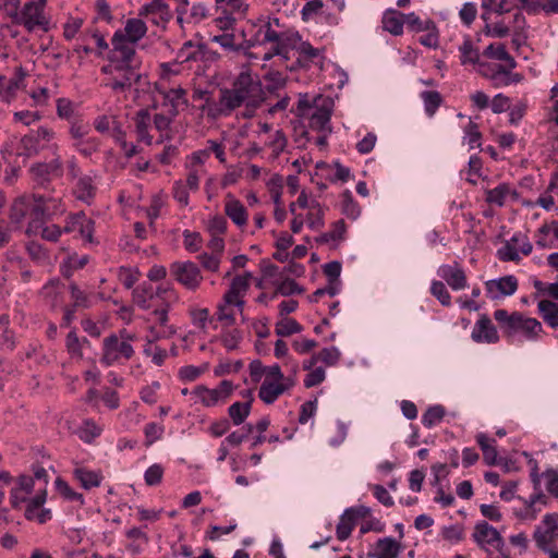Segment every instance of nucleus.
Wrapping results in <instances>:
<instances>
[{
	"label": "nucleus",
	"instance_id": "f257e3e1",
	"mask_svg": "<svg viewBox=\"0 0 558 558\" xmlns=\"http://www.w3.org/2000/svg\"><path fill=\"white\" fill-rule=\"evenodd\" d=\"M264 100V90L258 75H253L247 66L234 78L230 88H221L217 104H209V118L213 120L229 117L231 113L245 106L251 117L255 108Z\"/></svg>",
	"mask_w": 558,
	"mask_h": 558
},
{
	"label": "nucleus",
	"instance_id": "f03ea898",
	"mask_svg": "<svg viewBox=\"0 0 558 558\" xmlns=\"http://www.w3.org/2000/svg\"><path fill=\"white\" fill-rule=\"evenodd\" d=\"M61 203L59 198L45 195H23L17 197L10 210V222L15 229H19L25 218H28L26 233L28 235L37 234L41 227V221L59 211Z\"/></svg>",
	"mask_w": 558,
	"mask_h": 558
},
{
	"label": "nucleus",
	"instance_id": "7ed1b4c3",
	"mask_svg": "<svg viewBox=\"0 0 558 558\" xmlns=\"http://www.w3.org/2000/svg\"><path fill=\"white\" fill-rule=\"evenodd\" d=\"M502 335L511 343L538 342L545 335L542 323L522 312H511L504 308L494 312Z\"/></svg>",
	"mask_w": 558,
	"mask_h": 558
},
{
	"label": "nucleus",
	"instance_id": "20e7f679",
	"mask_svg": "<svg viewBox=\"0 0 558 558\" xmlns=\"http://www.w3.org/2000/svg\"><path fill=\"white\" fill-rule=\"evenodd\" d=\"M333 106L335 102L330 96L317 95L311 98L304 94L300 95L298 112L300 117L308 119L312 129L331 132L330 118Z\"/></svg>",
	"mask_w": 558,
	"mask_h": 558
},
{
	"label": "nucleus",
	"instance_id": "39448f33",
	"mask_svg": "<svg viewBox=\"0 0 558 558\" xmlns=\"http://www.w3.org/2000/svg\"><path fill=\"white\" fill-rule=\"evenodd\" d=\"M135 336L122 329L118 333H111L102 340V353L100 363L105 366L122 364L134 355L132 342Z\"/></svg>",
	"mask_w": 558,
	"mask_h": 558
},
{
	"label": "nucleus",
	"instance_id": "423d86ee",
	"mask_svg": "<svg viewBox=\"0 0 558 558\" xmlns=\"http://www.w3.org/2000/svg\"><path fill=\"white\" fill-rule=\"evenodd\" d=\"M136 69V65L109 61L101 70L107 75L105 85L114 92L129 89L140 77Z\"/></svg>",
	"mask_w": 558,
	"mask_h": 558
},
{
	"label": "nucleus",
	"instance_id": "0eeeda50",
	"mask_svg": "<svg viewBox=\"0 0 558 558\" xmlns=\"http://www.w3.org/2000/svg\"><path fill=\"white\" fill-rule=\"evenodd\" d=\"M10 17L14 24L23 25L29 33L36 29L48 31L45 12L40 10V4H35V1L25 3L20 12L10 13Z\"/></svg>",
	"mask_w": 558,
	"mask_h": 558
},
{
	"label": "nucleus",
	"instance_id": "6e6552de",
	"mask_svg": "<svg viewBox=\"0 0 558 558\" xmlns=\"http://www.w3.org/2000/svg\"><path fill=\"white\" fill-rule=\"evenodd\" d=\"M170 275L189 291H196L203 282L199 267L191 260L173 262L170 265Z\"/></svg>",
	"mask_w": 558,
	"mask_h": 558
},
{
	"label": "nucleus",
	"instance_id": "1a4fd4ad",
	"mask_svg": "<svg viewBox=\"0 0 558 558\" xmlns=\"http://www.w3.org/2000/svg\"><path fill=\"white\" fill-rule=\"evenodd\" d=\"M54 137V132L47 128L40 126L20 141L19 155L32 157L45 149Z\"/></svg>",
	"mask_w": 558,
	"mask_h": 558
},
{
	"label": "nucleus",
	"instance_id": "9d476101",
	"mask_svg": "<svg viewBox=\"0 0 558 558\" xmlns=\"http://www.w3.org/2000/svg\"><path fill=\"white\" fill-rule=\"evenodd\" d=\"M299 365L295 361H291V376H287L284 381L278 380H264L259 387L258 397L266 404L274 403L279 396H281L284 391L292 388L295 384V374L298 373Z\"/></svg>",
	"mask_w": 558,
	"mask_h": 558
},
{
	"label": "nucleus",
	"instance_id": "9b49d317",
	"mask_svg": "<svg viewBox=\"0 0 558 558\" xmlns=\"http://www.w3.org/2000/svg\"><path fill=\"white\" fill-rule=\"evenodd\" d=\"M111 44L112 50L109 61L138 66L140 61L135 51L136 43L122 37V33H114Z\"/></svg>",
	"mask_w": 558,
	"mask_h": 558
},
{
	"label": "nucleus",
	"instance_id": "f8f14e48",
	"mask_svg": "<svg viewBox=\"0 0 558 558\" xmlns=\"http://www.w3.org/2000/svg\"><path fill=\"white\" fill-rule=\"evenodd\" d=\"M532 252V244L522 233H515L499 250L498 257L504 262H518L520 253L529 255Z\"/></svg>",
	"mask_w": 558,
	"mask_h": 558
},
{
	"label": "nucleus",
	"instance_id": "ddd939ff",
	"mask_svg": "<svg viewBox=\"0 0 558 558\" xmlns=\"http://www.w3.org/2000/svg\"><path fill=\"white\" fill-rule=\"evenodd\" d=\"M473 538L476 544L485 550H489V547L501 550L504 546V539L500 533L486 521H482L475 525Z\"/></svg>",
	"mask_w": 558,
	"mask_h": 558
},
{
	"label": "nucleus",
	"instance_id": "4468645a",
	"mask_svg": "<svg viewBox=\"0 0 558 558\" xmlns=\"http://www.w3.org/2000/svg\"><path fill=\"white\" fill-rule=\"evenodd\" d=\"M536 545L544 551H549L550 544L558 538V518L547 514L535 533Z\"/></svg>",
	"mask_w": 558,
	"mask_h": 558
},
{
	"label": "nucleus",
	"instance_id": "2eb2a0df",
	"mask_svg": "<svg viewBox=\"0 0 558 558\" xmlns=\"http://www.w3.org/2000/svg\"><path fill=\"white\" fill-rule=\"evenodd\" d=\"M471 338L477 343H497L499 335L490 318L483 314L475 323Z\"/></svg>",
	"mask_w": 558,
	"mask_h": 558
},
{
	"label": "nucleus",
	"instance_id": "dca6fc26",
	"mask_svg": "<svg viewBox=\"0 0 558 558\" xmlns=\"http://www.w3.org/2000/svg\"><path fill=\"white\" fill-rule=\"evenodd\" d=\"M62 171V162L59 157L49 162L36 163L31 168L33 180L40 185H44L47 181L53 178L61 177Z\"/></svg>",
	"mask_w": 558,
	"mask_h": 558
},
{
	"label": "nucleus",
	"instance_id": "f3484780",
	"mask_svg": "<svg viewBox=\"0 0 558 558\" xmlns=\"http://www.w3.org/2000/svg\"><path fill=\"white\" fill-rule=\"evenodd\" d=\"M486 293L492 300L512 295L518 289V280L514 276H505L486 282Z\"/></svg>",
	"mask_w": 558,
	"mask_h": 558
},
{
	"label": "nucleus",
	"instance_id": "a211bd4d",
	"mask_svg": "<svg viewBox=\"0 0 558 558\" xmlns=\"http://www.w3.org/2000/svg\"><path fill=\"white\" fill-rule=\"evenodd\" d=\"M437 274L454 291H460L468 287L466 275L458 263L441 265Z\"/></svg>",
	"mask_w": 558,
	"mask_h": 558
},
{
	"label": "nucleus",
	"instance_id": "6ab92c4d",
	"mask_svg": "<svg viewBox=\"0 0 558 558\" xmlns=\"http://www.w3.org/2000/svg\"><path fill=\"white\" fill-rule=\"evenodd\" d=\"M46 489L38 488L36 495L28 500L25 509V517L29 520H37L39 523H45L50 519V511L41 509L46 502Z\"/></svg>",
	"mask_w": 558,
	"mask_h": 558
},
{
	"label": "nucleus",
	"instance_id": "aec40b11",
	"mask_svg": "<svg viewBox=\"0 0 558 558\" xmlns=\"http://www.w3.org/2000/svg\"><path fill=\"white\" fill-rule=\"evenodd\" d=\"M519 194L510 184L501 183L486 191V202L495 206H505L511 201L518 199Z\"/></svg>",
	"mask_w": 558,
	"mask_h": 558
},
{
	"label": "nucleus",
	"instance_id": "412c9836",
	"mask_svg": "<svg viewBox=\"0 0 558 558\" xmlns=\"http://www.w3.org/2000/svg\"><path fill=\"white\" fill-rule=\"evenodd\" d=\"M225 213L239 228L247 223L248 215L244 205L231 194H228L225 203Z\"/></svg>",
	"mask_w": 558,
	"mask_h": 558
},
{
	"label": "nucleus",
	"instance_id": "4be33fe9",
	"mask_svg": "<svg viewBox=\"0 0 558 558\" xmlns=\"http://www.w3.org/2000/svg\"><path fill=\"white\" fill-rule=\"evenodd\" d=\"M280 40L279 34L271 27L269 21L263 22L254 32L250 39L245 40L246 48L256 45H264L266 43H278Z\"/></svg>",
	"mask_w": 558,
	"mask_h": 558
},
{
	"label": "nucleus",
	"instance_id": "5701e85b",
	"mask_svg": "<svg viewBox=\"0 0 558 558\" xmlns=\"http://www.w3.org/2000/svg\"><path fill=\"white\" fill-rule=\"evenodd\" d=\"M159 90H163V106L167 110L171 111L172 114H178L180 107L186 105V92L181 86L159 88Z\"/></svg>",
	"mask_w": 558,
	"mask_h": 558
},
{
	"label": "nucleus",
	"instance_id": "b1692460",
	"mask_svg": "<svg viewBox=\"0 0 558 558\" xmlns=\"http://www.w3.org/2000/svg\"><path fill=\"white\" fill-rule=\"evenodd\" d=\"M507 64L496 63L493 60H482L476 68L477 73L489 80L495 87H498L502 75L506 74Z\"/></svg>",
	"mask_w": 558,
	"mask_h": 558
},
{
	"label": "nucleus",
	"instance_id": "393cba45",
	"mask_svg": "<svg viewBox=\"0 0 558 558\" xmlns=\"http://www.w3.org/2000/svg\"><path fill=\"white\" fill-rule=\"evenodd\" d=\"M135 132L137 140L144 142L146 145H153V136L149 134V128L151 125V116L148 109H142L136 112L134 117Z\"/></svg>",
	"mask_w": 558,
	"mask_h": 558
},
{
	"label": "nucleus",
	"instance_id": "a878e982",
	"mask_svg": "<svg viewBox=\"0 0 558 558\" xmlns=\"http://www.w3.org/2000/svg\"><path fill=\"white\" fill-rule=\"evenodd\" d=\"M116 33H122V37H124L125 39L137 43L146 35L147 26L145 22L141 19H129L125 22L124 28L119 29Z\"/></svg>",
	"mask_w": 558,
	"mask_h": 558
},
{
	"label": "nucleus",
	"instance_id": "bb28decb",
	"mask_svg": "<svg viewBox=\"0 0 558 558\" xmlns=\"http://www.w3.org/2000/svg\"><path fill=\"white\" fill-rule=\"evenodd\" d=\"M175 117L177 114H172L171 111L166 110V112L156 113L151 118L154 128L160 133L158 143H162L163 141L171 138V124Z\"/></svg>",
	"mask_w": 558,
	"mask_h": 558
},
{
	"label": "nucleus",
	"instance_id": "cd10ccee",
	"mask_svg": "<svg viewBox=\"0 0 558 558\" xmlns=\"http://www.w3.org/2000/svg\"><path fill=\"white\" fill-rule=\"evenodd\" d=\"M482 56L489 60L501 61L505 64H509V66H517L515 60L509 54L504 44L488 45Z\"/></svg>",
	"mask_w": 558,
	"mask_h": 558
},
{
	"label": "nucleus",
	"instance_id": "c85d7f7f",
	"mask_svg": "<svg viewBox=\"0 0 558 558\" xmlns=\"http://www.w3.org/2000/svg\"><path fill=\"white\" fill-rule=\"evenodd\" d=\"M74 193L80 201L89 204L96 195V185L89 175L78 178Z\"/></svg>",
	"mask_w": 558,
	"mask_h": 558
},
{
	"label": "nucleus",
	"instance_id": "c756f323",
	"mask_svg": "<svg viewBox=\"0 0 558 558\" xmlns=\"http://www.w3.org/2000/svg\"><path fill=\"white\" fill-rule=\"evenodd\" d=\"M384 28L392 35H401L403 32V13L397 10H387L383 16Z\"/></svg>",
	"mask_w": 558,
	"mask_h": 558
},
{
	"label": "nucleus",
	"instance_id": "7c9ffc66",
	"mask_svg": "<svg viewBox=\"0 0 558 558\" xmlns=\"http://www.w3.org/2000/svg\"><path fill=\"white\" fill-rule=\"evenodd\" d=\"M251 272L236 276L232 279L229 290L223 295V300L244 296L250 288Z\"/></svg>",
	"mask_w": 558,
	"mask_h": 558
},
{
	"label": "nucleus",
	"instance_id": "2f4dec72",
	"mask_svg": "<svg viewBox=\"0 0 558 558\" xmlns=\"http://www.w3.org/2000/svg\"><path fill=\"white\" fill-rule=\"evenodd\" d=\"M460 52V61L463 65H478V62L482 61L478 49L474 46L471 39L465 38L463 43L459 47Z\"/></svg>",
	"mask_w": 558,
	"mask_h": 558
},
{
	"label": "nucleus",
	"instance_id": "473e14b6",
	"mask_svg": "<svg viewBox=\"0 0 558 558\" xmlns=\"http://www.w3.org/2000/svg\"><path fill=\"white\" fill-rule=\"evenodd\" d=\"M538 313L548 326L558 328V304L544 299L537 304Z\"/></svg>",
	"mask_w": 558,
	"mask_h": 558
},
{
	"label": "nucleus",
	"instance_id": "72a5a7b5",
	"mask_svg": "<svg viewBox=\"0 0 558 558\" xmlns=\"http://www.w3.org/2000/svg\"><path fill=\"white\" fill-rule=\"evenodd\" d=\"M400 551V545L391 537L378 539L376 544L375 558H397Z\"/></svg>",
	"mask_w": 558,
	"mask_h": 558
},
{
	"label": "nucleus",
	"instance_id": "f704fd0d",
	"mask_svg": "<svg viewBox=\"0 0 558 558\" xmlns=\"http://www.w3.org/2000/svg\"><path fill=\"white\" fill-rule=\"evenodd\" d=\"M341 213L351 220H356L361 216V206L349 190L341 194Z\"/></svg>",
	"mask_w": 558,
	"mask_h": 558
},
{
	"label": "nucleus",
	"instance_id": "c9c22d12",
	"mask_svg": "<svg viewBox=\"0 0 558 558\" xmlns=\"http://www.w3.org/2000/svg\"><path fill=\"white\" fill-rule=\"evenodd\" d=\"M73 473L75 478L85 489H90L100 485L101 475L96 471L87 470L85 468H76Z\"/></svg>",
	"mask_w": 558,
	"mask_h": 558
},
{
	"label": "nucleus",
	"instance_id": "e433bc0d",
	"mask_svg": "<svg viewBox=\"0 0 558 558\" xmlns=\"http://www.w3.org/2000/svg\"><path fill=\"white\" fill-rule=\"evenodd\" d=\"M325 207L319 203L312 205V208L307 209L305 218L307 227L312 230L322 229L325 226Z\"/></svg>",
	"mask_w": 558,
	"mask_h": 558
},
{
	"label": "nucleus",
	"instance_id": "4c0bfd02",
	"mask_svg": "<svg viewBox=\"0 0 558 558\" xmlns=\"http://www.w3.org/2000/svg\"><path fill=\"white\" fill-rule=\"evenodd\" d=\"M356 522L357 520L355 517L351 515V512L345 509L337 524V538L339 541H345L351 535V532L356 525Z\"/></svg>",
	"mask_w": 558,
	"mask_h": 558
},
{
	"label": "nucleus",
	"instance_id": "58836bf2",
	"mask_svg": "<svg viewBox=\"0 0 558 558\" xmlns=\"http://www.w3.org/2000/svg\"><path fill=\"white\" fill-rule=\"evenodd\" d=\"M102 433V426L98 425L95 421L87 418L84 420L81 427L77 429L78 437L84 442H92L95 438L99 437Z\"/></svg>",
	"mask_w": 558,
	"mask_h": 558
},
{
	"label": "nucleus",
	"instance_id": "ea45409f",
	"mask_svg": "<svg viewBox=\"0 0 558 558\" xmlns=\"http://www.w3.org/2000/svg\"><path fill=\"white\" fill-rule=\"evenodd\" d=\"M191 393L195 397V402H201L205 407H214L220 402L215 389L203 385L197 386Z\"/></svg>",
	"mask_w": 558,
	"mask_h": 558
},
{
	"label": "nucleus",
	"instance_id": "a19ab883",
	"mask_svg": "<svg viewBox=\"0 0 558 558\" xmlns=\"http://www.w3.org/2000/svg\"><path fill=\"white\" fill-rule=\"evenodd\" d=\"M92 225V220L86 218L83 213H77L71 215L65 222V226L62 229L64 233H71L74 231H80L81 234H84V227H89Z\"/></svg>",
	"mask_w": 558,
	"mask_h": 558
},
{
	"label": "nucleus",
	"instance_id": "79ce46f5",
	"mask_svg": "<svg viewBox=\"0 0 558 558\" xmlns=\"http://www.w3.org/2000/svg\"><path fill=\"white\" fill-rule=\"evenodd\" d=\"M211 41L218 44L221 48L227 51H241L247 50L245 41L243 44L235 43V35L225 33L221 35H216L211 38Z\"/></svg>",
	"mask_w": 558,
	"mask_h": 558
},
{
	"label": "nucleus",
	"instance_id": "37998d69",
	"mask_svg": "<svg viewBox=\"0 0 558 558\" xmlns=\"http://www.w3.org/2000/svg\"><path fill=\"white\" fill-rule=\"evenodd\" d=\"M228 412L234 425L242 424L251 412V400L246 402H234L229 407Z\"/></svg>",
	"mask_w": 558,
	"mask_h": 558
},
{
	"label": "nucleus",
	"instance_id": "c03bdc74",
	"mask_svg": "<svg viewBox=\"0 0 558 558\" xmlns=\"http://www.w3.org/2000/svg\"><path fill=\"white\" fill-rule=\"evenodd\" d=\"M421 98L424 102L425 112L432 117L441 105V96L436 90H424L421 93Z\"/></svg>",
	"mask_w": 558,
	"mask_h": 558
},
{
	"label": "nucleus",
	"instance_id": "a18cd8bd",
	"mask_svg": "<svg viewBox=\"0 0 558 558\" xmlns=\"http://www.w3.org/2000/svg\"><path fill=\"white\" fill-rule=\"evenodd\" d=\"M328 177L331 182H347L351 177V171L348 167L341 165L339 161L332 162L327 166Z\"/></svg>",
	"mask_w": 558,
	"mask_h": 558
},
{
	"label": "nucleus",
	"instance_id": "49530a36",
	"mask_svg": "<svg viewBox=\"0 0 558 558\" xmlns=\"http://www.w3.org/2000/svg\"><path fill=\"white\" fill-rule=\"evenodd\" d=\"M302 331V326L292 318H283L276 324V333L280 337H288Z\"/></svg>",
	"mask_w": 558,
	"mask_h": 558
},
{
	"label": "nucleus",
	"instance_id": "de8ad7c7",
	"mask_svg": "<svg viewBox=\"0 0 558 558\" xmlns=\"http://www.w3.org/2000/svg\"><path fill=\"white\" fill-rule=\"evenodd\" d=\"M216 317L225 326H232L235 323V312L232 308V304L223 300L217 307Z\"/></svg>",
	"mask_w": 558,
	"mask_h": 558
},
{
	"label": "nucleus",
	"instance_id": "09e8293b",
	"mask_svg": "<svg viewBox=\"0 0 558 558\" xmlns=\"http://www.w3.org/2000/svg\"><path fill=\"white\" fill-rule=\"evenodd\" d=\"M187 170L186 179L184 184L190 189L191 192H197L199 189V183L202 177L206 173L205 168H198V167H185Z\"/></svg>",
	"mask_w": 558,
	"mask_h": 558
},
{
	"label": "nucleus",
	"instance_id": "8fccbe9b",
	"mask_svg": "<svg viewBox=\"0 0 558 558\" xmlns=\"http://www.w3.org/2000/svg\"><path fill=\"white\" fill-rule=\"evenodd\" d=\"M445 416V409L441 405L430 407L422 416L424 426L430 428L441 422Z\"/></svg>",
	"mask_w": 558,
	"mask_h": 558
},
{
	"label": "nucleus",
	"instance_id": "3c124183",
	"mask_svg": "<svg viewBox=\"0 0 558 558\" xmlns=\"http://www.w3.org/2000/svg\"><path fill=\"white\" fill-rule=\"evenodd\" d=\"M430 293L440 302L442 306L451 305V295L442 281H432Z\"/></svg>",
	"mask_w": 558,
	"mask_h": 558
},
{
	"label": "nucleus",
	"instance_id": "603ef678",
	"mask_svg": "<svg viewBox=\"0 0 558 558\" xmlns=\"http://www.w3.org/2000/svg\"><path fill=\"white\" fill-rule=\"evenodd\" d=\"M209 368L208 363H204L201 366L186 365L180 368L179 376L182 380L193 381L197 379L202 374L207 372Z\"/></svg>",
	"mask_w": 558,
	"mask_h": 558
},
{
	"label": "nucleus",
	"instance_id": "864d4df0",
	"mask_svg": "<svg viewBox=\"0 0 558 558\" xmlns=\"http://www.w3.org/2000/svg\"><path fill=\"white\" fill-rule=\"evenodd\" d=\"M129 539H132L131 549L134 553H138L141 550V546L148 543L147 534L140 527H132L125 533Z\"/></svg>",
	"mask_w": 558,
	"mask_h": 558
},
{
	"label": "nucleus",
	"instance_id": "5fc2aeb1",
	"mask_svg": "<svg viewBox=\"0 0 558 558\" xmlns=\"http://www.w3.org/2000/svg\"><path fill=\"white\" fill-rule=\"evenodd\" d=\"M300 293H302V289L293 279H283L281 281L276 282L275 295L280 294L283 296H289Z\"/></svg>",
	"mask_w": 558,
	"mask_h": 558
},
{
	"label": "nucleus",
	"instance_id": "6e6d98bb",
	"mask_svg": "<svg viewBox=\"0 0 558 558\" xmlns=\"http://www.w3.org/2000/svg\"><path fill=\"white\" fill-rule=\"evenodd\" d=\"M221 343L228 351H233L238 348L242 340L241 331L238 329L225 330L220 336Z\"/></svg>",
	"mask_w": 558,
	"mask_h": 558
},
{
	"label": "nucleus",
	"instance_id": "4d7b16f0",
	"mask_svg": "<svg viewBox=\"0 0 558 558\" xmlns=\"http://www.w3.org/2000/svg\"><path fill=\"white\" fill-rule=\"evenodd\" d=\"M463 141L469 145L471 149L481 145V133L478 131V126L471 120L464 129Z\"/></svg>",
	"mask_w": 558,
	"mask_h": 558
},
{
	"label": "nucleus",
	"instance_id": "13d9d810",
	"mask_svg": "<svg viewBox=\"0 0 558 558\" xmlns=\"http://www.w3.org/2000/svg\"><path fill=\"white\" fill-rule=\"evenodd\" d=\"M65 347L73 359H82V342L75 331H70L66 336Z\"/></svg>",
	"mask_w": 558,
	"mask_h": 558
},
{
	"label": "nucleus",
	"instance_id": "bf43d9fd",
	"mask_svg": "<svg viewBox=\"0 0 558 558\" xmlns=\"http://www.w3.org/2000/svg\"><path fill=\"white\" fill-rule=\"evenodd\" d=\"M163 468L161 464L155 463L150 465L144 473L145 483L148 486L158 485L163 476Z\"/></svg>",
	"mask_w": 558,
	"mask_h": 558
},
{
	"label": "nucleus",
	"instance_id": "052dcab7",
	"mask_svg": "<svg viewBox=\"0 0 558 558\" xmlns=\"http://www.w3.org/2000/svg\"><path fill=\"white\" fill-rule=\"evenodd\" d=\"M165 428L162 425L157 423H148L145 425L144 434L146 437V446L153 445L155 441L159 440L163 435Z\"/></svg>",
	"mask_w": 558,
	"mask_h": 558
},
{
	"label": "nucleus",
	"instance_id": "680f3d73",
	"mask_svg": "<svg viewBox=\"0 0 558 558\" xmlns=\"http://www.w3.org/2000/svg\"><path fill=\"white\" fill-rule=\"evenodd\" d=\"M190 189L184 184L182 180L175 181L172 187V194L174 199L182 206L189 205Z\"/></svg>",
	"mask_w": 558,
	"mask_h": 558
},
{
	"label": "nucleus",
	"instance_id": "e2e57ef3",
	"mask_svg": "<svg viewBox=\"0 0 558 558\" xmlns=\"http://www.w3.org/2000/svg\"><path fill=\"white\" fill-rule=\"evenodd\" d=\"M218 8L230 10L232 13L243 14L247 11V3L244 0H215Z\"/></svg>",
	"mask_w": 558,
	"mask_h": 558
},
{
	"label": "nucleus",
	"instance_id": "0e129e2a",
	"mask_svg": "<svg viewBox=\"0 0 558 558\" xmlns=\"http://www.w3.org/2000/svg\"><path fill=\"white\" fill-rule=\"evenodd\" d=\"M298 51L305 61L317 63L320 59V50L314 48L310 43H301L298 47Z\"/></svg>",
	"mask_w": 558,
	"mask_h": 558
},
{
	"label": "nucleus",
	"instance_id": "69168bd1",
	"mask_svg": "<svg viewBox=\"0 0 558 558\" xmlns=\"http://www.w3.org/2000/svg\"><path fill=\"white\" fill-rule=\"evenodd\" d=\"M534 288L538 295L550 296L558 301V281L544 283L539 280L534 281Z\"/></svg>",
	"mask_w": 558,
	"mask_h": 558
},
{
	"label": "nucleus",
	"instance_id": "338daca9",
	"mask_svg": "<svg viewBox=\"0 0 558 558\" xmlns=\"http://www.w3.org/2000/svg\"><path fill=\"white\" fill-rule=\"evenodd\" d=\"M317 355L319 361L328 366H333L339 362L341 353L338 348L330 347L323 349Z\"/></svg>",
	"mask_w": 558,
	"mask_h": 558
},
{
	"label": "nucleus",
	"instance_id": "774afa93",
	"mask_svg": "<svg viewBox=\"0 0 558 558\" xmlns=\"http://www.w3.org/2000/svg\"><path fill=\"white\" fill-rule=\"evenodd\" d=\"M326 378V373L323 367H315L312 371L307 373V375L304 378V386L306 388H312L320 383H323Z\"/></svg>",
	"mask_w": 558,
	"mask_h": 558
}]
</instances>
